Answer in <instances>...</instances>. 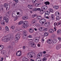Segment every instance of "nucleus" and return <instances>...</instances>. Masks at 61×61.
<instances>
[{
    "label": "nucleus",
    "instance_id": "f257e3e1",
    "mask_svg": "<svg viewBox=\"0 0 61 61\" xmlns=\"http://www.w3.org/2000/svg\"><path fill=\"white\" fill-rule=\"evenodd\" d=\"M2 39L6 42H8L10 40H13L14 39V36L8 34L7 35V37L5 36L4 37H3Z\"/></svg>",
    "mask_w": 61,
    "mask_h": 61
},
{
    "label": "nucleus",
    "instance_id": "f03ea898",
    "mask_svg": "<svg viewBox=\"0 0 61 61\" xmlns=\"http://www.w3.org/2000/svg\"><path fill=\"white\" fill-rule=\"evenodd\" d=\"M23 35L24 36H23V38L24 39H26L28 37L27 34L28 33L26 30L24 31L23 33Z\"/></svg>",
    "mask_w": 61,
    "mask_h": 61
},
{
    "label": "nucleus",
    "instance_id": "7ed1b4c3",
    "mask_svg": "<svg viewBox=\"0 0 61 61\" xmlns=\"http://www.w3.org/2000/svg\"><path fill=\"white\" fill-rule=\"evenodd\" d=\"M28 55H29V57L30 58L33 57V56L35 57L36 56V54L34 52H30V53H28Z\"/></svg>",
    "mask_w": 61,
    "mask_h": 61
},
{
    "label": "nucleus",
    "instance_id": "20e7f679",
    "mask_svg": "<svg viewBox=\"0 0 61 61\" xmlns=\"http://www.w3.org/2000/svg\"><path fill=\"white\" fill-rule=\"evenodd\" d=\"M21 16V15H16L15 14H12V17L13 18H15L14 20V21H15V20H16L18 18H19Z\"/></svg>",
    "mask_w": 61,
    "mask_h": 61
},
{
    "label": "nucleus",
    "instance_id": "39448f33",
    "mask_svg": "<svg viewBox=\"0 0 61 61\" xmlns=\"http://www.w3.org/2000/svg\"><path fill=\"white\" fill-rule=\"evenodd\" d=\"M26 25H23L22 26V27H23V28H26L28 26V22L27 21H26Z\"/></svg>",
    "mask_w": 61,
    "mask_h": 61
},
{
    "label": "nucleus",
    "instance_id": "423d86ee",
    "mask_svg": "<svg viewBox=\"0 0 61 61\" xmlns=\"http://www.w3.org/2000/svg\"><path fill=\"white\" fill-rule=\"evenodd\" d=\"M44 24V25L46 26V27H47L50 25V23L49 22H47Z\"/></svg>",
    "mask_w": 61,
    "mask_h": 61
},
{
    "label": "nucleus",
    "instance_id": "0eeeda50",
    "mask_svg": "<svg viewBox=\"0 0 61 61\" xmlns=\"http://www.w3.org/2000/svg\"><path fill=\"white\" fill-rule=\"evenodd\" d=\"M30 45H31V46L32 47H33L34 48H35V47H36V45H35V43L34 42H31Z\"/></svg>",
    "mask_w": 61,
    "mask_h": 61
},
{
    "label": "nucleus",
    "instance_id": "6e6552de",
    "mask_svg": "<svg viewBox=\"0 0 61 61\" xmlns=\"http://www.w3.org/2000/svg\"><path fill=\"white\" fill-rule=\"evenodd\" d=\"M21 55V52L18 51L16 53V56H20Z\"/></svg>",
    "mask_w": 61,
    "mask_h": 61
},
{
    "label": "nucleus",
    "instance_id": "1a4fd4ad",
    "mask_svg": "<svg viewBox=\"0 0 61 61\" xmlns=\"http://www.w3.org/2000/svg\"><path fill=\"white\" fill-rule=\"evenodd\" d=\"M21 24H23V25H26V21L24 22L23 21H21L18 23V24L19 25H21Z\"/></svg>",
    "mask_w": 61,
    "mask_h": 61
},
{
    "label": "nucleus",
    "instance_id": "9d476101",
    "mask_svg": "<svg viewBox=\"0 0 61 61\" xmlns=\"http://www.w3.org/2000/svg\"><path fill=\"white\" fill-rule=\"evenodd\" d=\"M49 14H47L46 13H45V14L44 15V17L45 18H47V19H49V18L48 16V15H49Z\"/></svg>",
    "mask_w": 61,
    "mask_h": 61
},
{
    "label": "nucleus",
    "instance_id": "9b49d317",
    "mask_svg": "<svg viewBox=\"0 0 61 61\" xmlns=\"http://www.w3.org/2000/svg\"><path fill=\"white\" fill-rule=\"evenodd\" d=\"M4 7L5 8H10V5H8V4H6V3H5L4 5Z\"/></svg>",
    "mask_w": 61,
    "mask_h": 61
},
{
    "label": "nucleus",
    "instance_id": "f8f14e48",
    "mask_svg": "<svg viewBox=\"0 0 61 61\" xmlns=\"http://www.w3.org/2000/svg\"><path fill=\"white\" fill-rule=\"evenodd\" d=\"M15 39L19 40L20 37V35L16 34L15 36Z\"/></svg>",
    "mask_w": 61,
    "mask_h": 61
},
{
    "label": "nucleus",
    "instance_id": "ddd939ff",
    "mask_svg": "<svg viewBox=\"0 0 61 61\" xmlns=\"http://www.w3.org/2000/svg\"><path fill=\"white\" fill-rule=\"evenodd\" d=\"M61 48V45L59 44L57 45L56 47V49L58 50L60 49V48Z\"/></svg>",
    "mask_w": 61,
    "mask_h": 61
},
{
    "label": "nucleus",
    "instance_id": "4468645a",
    "mask_svg": "<svg viewBox=\"0 0 61 61\" xmlns=\"http://www.w3.org/2000/svg\"><path fill=\"white\" fill-rule=\"evenodd\" d=\"M28 18V17L26 16H24L22 17V19L23 20H26V19H27Z\"/></svg>",
    "mask_w": 61,
    "mask_h": 61
},
{
    "label": "nucleus",
    "instance_id": "2eb2a0df",
    "mask_svg": "<svg viewBox=\"0 0 61 61\" xmlns=\"http://www.w3.org/2000/svg\"><path fill=\"white\" fill-rule=\"evenodd\" d=\"M1 53L2 55L3 54H6V51L5 50H3L1 51Z\"/></svg>",
    "mask_w": 61,
    "mask_h": 61
},
{
    "label": "nucleus",
    "instance_id": "dca6fc26",
    "mask_svg": "<svg viewBox=\"0 0 61 61\" xmlns=\"http://www.w3.org/2000/svg\"><path fill=\"white\" fill-rule=\"evenodd\" d=\"M36 22H37V20H36L34 19L32 20L31 23L32 24H35L36 23Z\"/></svg>",
    "mask_w": 61,
    "mask_h": 61
},
{
    "label": "nucleus",
    "instance_id": "f3484780",
    "mask_svg": "<svg viewBox=\"0 0 61 61\" xmlns=\"http://www.w3.org/2000/svg\"><path fill=\"white\" fill-rule=\"evenodd\" d=\"M39 38L38 37H37L36 38L35 40V42L36 43H38L39 42Z\"/></svg>",
    "mask_w": 61,
    "mask_h": 61
},
{
    "label": "nucleus",
    "instance_id": "a211bd4d",
    "mask_svg": "<svg viewBox=\"0 0 61 61\" xmlns=\"http://www.w3.org/2000/svg\"><path fill=\"white\" fill-rule=\"evenodd\" d=\"M54 30L52 29H50L49 30V32H50V33L51 34L53 33H54Z\"/></svg>",
    "mask_w": 61,
    "mask_h": 61
},
{
    "label": "nucleus",
    "instance_id": "6ab92c4d",
    "mask_svg": "<svg viewBox=\"0 0 61 61\" xmlns=\"http://www.w3.org/2000/svg\"><path fill=\"white\" fill-rule=\"evenodd\" d=\"M29 30L30 33H32L34 32V30L33 29H32L30 28V29H29Z\"/></svg>",
    "mask_w": 61,
    "mask_h": 61
},
{
    "label": "nucleus",
    "instance_id": "aec40b11",
    "mask_svg": "<svg viewBox=\"0 0 61 61\" xmlns=\"http://www.w3.org/2000/svg\"><path fill=\"white\" fill-rule=\"evenodd\" d=\"M5 21L3 20H2L1 21V24L2 25H5Z\"/></svg>",
    "mask_w": 61,
    "mask_h": 61
},
{
    "label": "nucleus",
    "instance_id": "412c9836",
    "mask_svg": "<svg viewBox=\"0 0 61 61\" xmlns=\"http://www.w3.org/2000/svg\"><path fill=\"white\" fill-rule=\"evenodd\" d=\"M47 42L48 44H51L52 42L50 39H48L47 41Z\"/></svg>",
    "mask_w": 61,
    "mask_h": 61
},
{
    "label": "nucleus",
    "instance_id": "4be33fe9",
    "mask_svg": "<svg viewBox=\"0 0 61 61\" xmlns=\"http://www.w3.org/2000/svg\"><path fill=\"white\" fill-rule=\"evenodd\" d=\"M4 46H3V45H0V51L2 50Z\"/></svg>",
    "mask_w": 61,
    "mask_h": 61
},
{
    "label": "nucleus",
    "instance_id": "5701e85b",
    "mask_svg": "<svg viewBox=\"0 0 61 61\" xmlns=\"http://www.w3.org/2000/svg\"><path fill=\"white\" fill-rule=\"evenodd\" d=\"M55 15L56 16H59L60 15L59 13L57 11L55 13Z\"/></svg>",
    "mask_w": 61,
    "mask_h": 61
},
{
    "label": "nucleus",
    "instance_id": "b1692460",
    "mask_svg": "<svg viewBox=\"0 0 61 61\" xmlns=\"http://www.w3.org/2000/svg\"><path fill=\"white\" fill-rule=\"evenodd\" d=\"M40 31H43L44 30V28L43 27H40L39 29Z\"/></svg>",
    "mask_w": 61,
    "mask_h": 61
},
{
    "label": "nucleus",
    "instance_id": "393cba45",
    "mask_svg": "<svg viewBox=\"0 0 61 61\" xmlns=\"http://www.w3.org/2000/svg\"><path fill=\"white\" fill-rule=\"evenodd\" d=\"M44 4H46L45 5H49L50 4V3L48 1H46V2L44 3Z\"/></svg>",
    "mask_w": 61,
    "mask_h": 61
},
{
    "label": "nucleus",
    "instance_id": "a878e982",
    "mask_svg": "<svg viewBox=\"0 0 61 61\" xmlns=\"http://www.w3.org/2000/svg\"><path fill=\"white\" fill-rule=\"evenodd\" d=\"M57 34H60L61 33V30H59L57 31Z\"/></svg>",
    "mask_w": 61,
    "mask_h": 61
},
{
    "label": "nucleus",
    "instance_id": "bb28decb",
    "mask_svg": "<svg viewBox=\"0 0 61 61\" xmlns=\"http://www.w3.org/2000/svg\"><path fill=\"white\" fill-rule=\"evenodd\" d=\"M39 22L41 24H44V22H43L42 19L40 20Z\"/></svg>",
    "mask_w": 61,
    "mask_h": 61
},
{
    "label": "nucleus",
    "instance_id": "cd10ccee",
    "mask_svg": "<svg viewBox=\"0 0 61 61\" xmlns=\"http://www.w3.org/2000/svg\"><path fill=\"white\" fill-rule=\"evenodd\" d=\"M37 19H42V17L41 16H38L37 17Z\"/></svg>",
    "mask_w": 61,
    "mask_h": 61
},
{
    "label": "nucleus",
    "instance_id": "c85d7f7f",
    "mask_svg": "<svg viewBox=\"0 0 61 61\" xmlns=\"http://www.w3.org/2000/svg\"><path fill=\"white\" fill-rule=\"evenodd\" d=\"M48 35V33L47 32H45L44 33V36H47Z\"/></svg>",
    "mask_w": 61,
    "mask_h": 61
},
{
    "label": "nucleus",
    "instance_id": "c756f323",
    "mask_svg": "<svg viewBox=\"0 0 61 61\" xmlns=\"http://www.w3.org/2000/svg\"><path fill=\"white\" fill-rule=\"evenodd\" d=\"M42 19L43 22H44V24H45L46 22V20L45 19Z\"/></svg>",
    "mask_w": 61,
    "mask_h": 61
},
{
    "label": "nucleus",
    "instance_id": "7c9ffc66",
    "mask_svg": "<svg viewBox=\"0 0 61 61\" xmlns=\"http://www.w3.org/2000/svg\"><path fill=\"white\" fill-rule=\"evenodd\" d=\"M5 28L6 30L7 31H9V28H8V27H7V26H6L5 27Z\"/></svg>",
    "mask_w": 61,
    "mask_h": 61
},
{
    "label": "nucleus",
    "instance_id": "2f4dec72",
    "mask_svg": "<svg viewBox=\"0 0 61 61\" xmlns=\"http://www.w3.org/2000/svg\"><path fill=\"white\" fill-rule=\"evenodd\" d=\"M40 13L41 14H42L44 13V11L43 10H40Z\"/></svg>",
    "mask_w": 61,
    "mask_h": 61
},
{
    "label": "nucleus",
    "instance_id": "473e14b6",
    "mask_svg": "<svg viewBox=\"0 0 61 61\" xmlns=\"http://www.w3.org/2000/svg\"><path fill=\"white\" fill-rule=\"evenodd\" d=\"M57 42V41L56 40H54L53 41V43L54 44H56Z\"/></svg>",
    "mask_w": 61,
    "mask_h": 61
},
{
    "label": "nucleus",
    "instance_id": "72a5a7b5",
    "mask_svg": "<svg viewBox=\"0 0 61 61\" xmlns=\"http://www.w3.org/2000/svg\"><path fill=\"white\" fill-rule=\"evenodd\" d=\"M47 60V58L45 57L43 58L42 60L43 61H46V60Z\"/></svg>",
    "mask_w": 61,
    "mask_h": 61
},
{
    "label": "nucleus",
    "instance_id": "f704fd0d",
    "mask_svg": "<svg viewBox=\"0 0 61 61\" xmlns=\"http://www.w3.org/2000/svg\"><path fill=\"white\" fill-rule=\"evenodd\" d=\"M57 16L56 17V19L57 20H58V21H59V20L60 19V18H59V17L58 16Z\"/></svg>",
    "mask_w": 61,
    "mask_h": 61
},
{
    "label": "nucleus",
    "instance_id": "c9c22d12",
    "mask_svg": "<svg viewBox=\"0 0 61 61\" xmlns=\"http://www.w3.org/2000/svg\"><path fill=\"white\" fill-rule=\"evenodd\" d=\"M9 21V19L8 18H6V19L5 20V22L6 23H8Z\"/></svg>",
    "mask_w": 61,
    "mask_h": 61
},
{
    "label": "nucleus",
    "instance_id": "e433bc0d",
    "mask_svg": "<svg viewBox=\"0 0 61 61\" xmlns=\"http://www.w3.org/2000/svg\"><path fill=\"white\" fill-rule=\"evenodd\" d=\"M11 13V11H10L7 13V14L9 15H10V14Z\"/></svg>",
    "mask_w": 61,
    "mask_h": 61
},
{
    "label": "nucleus",
    "instance_id": "4c0bfd02",
    "mask_svg": "<svg viewBox=\"0 0 61 61\" xmlns=\"http://www.w3.org/2000/svg\"><path fill=\"white\" fill-rule=\"evenodd\" d=\"M35 5L36 7H38L39 6V5H40L38 4V3H37Z\"/></svg>",
    "mask_w": 61,
    "mask_h": 61
},
{
    "label": "nucleus",
    "instance_id": "58836bf2",
    "mask_svg": "<svg viewBox=\"0 0 61 61\" xmlns=\"http://www.w3.org/2000/svg\"><path fill=\"white\" fill-rule=\"evenodd\" d=\"M32 6L31 5H29L28 6V8H32Z\"/></svg>",
    "mask_w": 61,
    "mask_h": 61
},
{
    "label": "nucleus",
    "instance_id": "ea45409f",
    "mask_svg": "<svg viewBox=\"0 0 61 61\" xmlns=\"http://www.w3.org/2000/svg\"><path fill=\"white\" fill-rule=\"evenodd\" d=\"M18 40V39H16H16H15V43H18V40Z\"/></svg>",
    "mask_w": 61,
    "mask_h": 61
},
{
    "label": "nucleus",
    "instance_id": "a19ab883",
    "mask_svg": "<svg viewBox=\"0 0 61 61\" xmlns=\"http://www.w3.org/2000/svg\"><path fill=\"white\" fill-rule=\"evenodd\" d=\"M11 44L12 45V46H13V45H15V43L14 42L12 41L11 42Z\"/></svg>",
    "mask_w": 61,
    "mask_h": 61
},
{
    "label": "nucleus",
    "instance_id": "79ce46f5",
    "mask_svg": "<svg viewBox=\"0 0 61 61\" xmlns=\"http://www.w3.org/2000/svg\"><path fill=\"white\" fill-rule=\"evenodd\" d=\"M50 12L53 13V12H54V11L52 9H51L50 10Z\"/></svg>",
    "mask_w": 61,
    "mask_h": 61
},
{
    "label": "nucleus",
    "instance_id": "37998d69",
    "mask_svg": "<svg viewBox=\"0 0 61 61\" xmlns=\"http://www.w3.org/2000/svg\"><path fill=\"white\" fill-rule=\"evenodd\" d=\"M47 30V28H45V29H43V31H46Z\"/></svg>",
    "mask_w": 61,
    "mask_h": 61
},
{
    "label": "nucleus",
    "instance_id": "c03bdc74",
    "mask_svg": "<svg viewBox=\"0 0 61 61\" xmlns=\"http://www.w3.org/2000/svg\"><path fill=\"white\" fill-rule=\"evenodd\" d=\"M39 55L40 56V57H41L42 56V54L41 53H38Z\"/></svg>",
    "mask_w": 61,
    "mask_h": 61
},
{
    "label": "nucleus",
    "instance_id": "a18cd8bd",
    "mask_svg": "<svg viewBox=\"0 0 61 61\" xmlns=\"http://www.w3.org/2000/svg\"><path fill=\"white\" fill-rule=\"evenodd\" d=\"M28 60H29V59H27L26 58L25 60H23V61H28Z\"/></svg>",
    "mask_w": 61,
    "mask_h": 61
},
{
    "label": "nucleus",
    "instance_id": "49530a36",
    "mask_svg": "<svg viewBox=\"0 0 61 61\" xmlns=\"http://www.w3.org/2000/svg\"><path fill=\"white\" fill-rule=\"evenodd\" d=\"M11 48V46H9L7 47V48H9V49H10Z\"/></svg>",
    "mask_w": 61,
    "mask_h": 61
},
{
    "label": "nucleus",
    "instance_id": "de8ad7c7",
    "mask_svg": "<svg viewBox=\"0 0 61 61\" xmlns=\"http://www.w3.org/2000/svg\"><path fill=\"white\" fill-rule=\"evenodd\" d=\"M42 7H43V8H46H46H47L48 7L47 6L44 5Z\"/></svg>",
    "mask_w": 61,
    "mask_h": 61
},
{
    "label": "nucleus",
    "instance_id": "09e8293b",
    "mask_svg": "<svg viewBox=\"0 0 61 61\" xmlns=\"http://www.w3.org/2000/svg\"><path fill=\"white\" fill-rule=\"evenodd\" d=\"M58 7H59L57 6H55L54 7V8H58Z\"/></svg>",
    "mask_w": 61,
    "mask_h": 61
},
{
    "label": "nucleus",
    "instance_id": "8fccbe9b",
    "mask_svg": "<svg viewBox=\"0 0 61 61\" xmlns=\"http://www.w3.org/2000/svg\"><path fill=\"white\" fill-rule=\"evenodd\" d=\"M51 17L52 18H54V15H53V14H52Z\"/></svg>",
    "mask_w": 61,
    "mask_h": 61
},
{
    "label": "nucleus",
    "instance_id": "3c124183",
    "mask_svg": "<svg viewBox=\"0 0 61 61\" xmlns=\"http://www.w3.org/2000/svg\"><path fill=\"white\" fill-rule=\"evenodd\" d=\"M37 10H38V11H40L41 10L40 8H38L37 9Z\"/></svg>",
    "mask_w": 61,
    "mask_h": 61
},
{
    "label": "nucleus",
    "instance_id": "603ef678",
    "mask_svg": "<svg viewBox=\"0 0 61 61\" xmlns=\"http://www.w3.org/2000/svg\"><path fill=\"white\" fill-rule=\"evenodd\" d=\"M14 1H15L16 3H18V0H14Z\"/></svg>",
    "mask_w": 61,
    "mask_h": 61
},
{
    "label": "nucleus",
    "instance_id": "864d4df0",
    "mask_svg": "<svg viewBox=\"0 0 61 61\" xmlns=\"http://www.w3.org/2000/svg\"><path fill=\"white\" fill-rule=\"evenodd\" d=\"M11 28H12V29H14L15 28V26H12L11 27Z\"/></svg>",
    "mask_w": 61,
    "mask_h": 61
},
{
    "label": "nucleus",
    "instance_id": "5fc2aeb1",
    "mask_svg": "<svg viewBox=\"0 0 61 61\" xmlns=\"http://www.w3.org/2000/svg\"><path fill=\"white\" fill-rule=\"evenodd\" d=\"M54 25L55 26H57V24H56V23H54Z\"/></svg>",
    "mask_w": 61,
    "mask_h": 61
},
{
    "label": "nucleus",
    "instance_id": "6e6d98bb",
    "mask_svg": "<svg viewBox=\"0 0 61 61\" xmlns=\"http://www.w3.org/2000/svg\"><path fill=\"white\" fill-rule=\"evenodd\" d=\"M37 56L38 58H39L40 57L38 53L37 55Z\"/></svg>",
    "mask_w": 61,
    "mask_h": 61
},
{
    "label": "nucleus",
    "instance_id": "4d7b16f0",
    "mask_svg": "<svg viewBox=\"0 0 61 61\" xmlns=\"http://www.w3.org/2000/svg\"><path fill=\"white\" fill-rule=\"evenodd\" d=\"M32 1H33V3H34L35 2V1H36V0H32Z\"/></svg>",
    "mask_w": 61,
    "mask_h": 61
},
{
    "label": "nucleus",
    "instance_id": "13d9d810",
    "mask_svg": "<svg viewBox=\"0 0 61 61\" xmlns=\"http://www.w3.org/2000/svg\"><path fill=\"white\" fill-rule=\"evenodd\" d=\"M46 14H50V12H48V11H47L45 13V14H46Z\"/></svg>",
    "mask_w": 61,
    "mask_h": 61
},
{
    "label": "nucleus",
    "instance_id": "bf43d9fd",
    "mask_svg": "<svg viewBox=\"0 0 61 61\" xmlns=\"http://www.w3.org/2000/svg\"><path fill=\"white\" fill-rule=\"evenodd\" d=\"M28 37L31 38V37H32V36L31 35H30L28 36Z\"/></svg>",
    "mask_w": 61,
    "mask_h": 61
},
{
    "label": "nucleus",
    "instance_id": "052dcab7",
    "mask_svg": "<svg viewBox=\"0 0 61 61\" xmlns=\"http://www.w3.org/2000/svg\"><path fill=\"white\" fill-rule=\"evenodd\" d=\"M58 39H59V40H61V37H58Z\"/></svg>",
    "mask_w": 61,
    "mask_h": 61
},
{
    "label": "nucleus",
    "instance_id": "680f3d73",
    "mask_svg": "<svg viewBox=\"0 0 61 61\" xmlns=\"http://www.w3.org/2000/svg\"><path fill=\"white\" fill-rule=\"evenodd\" d=\"M15 11H13V12L12 15H13V14H15Z\"/></svg>",
    "mask_w": 61,
    "mask_h": 61
},
{
    "label": "nucleus",
    "instance_id": "e2e57ef3",
    "mask_svg": "<svg viewBox=\"0 0 61 61\" xmlns=\"http://www.w3.org/2000/svg\"><path fill=\"white\" fill-rule=\"evenodd\" d=\"M56 26H55V27L54 28V29L55 30H54L55 31H56Z\"/></svg>",
    "mask_w": 61,
    "mask_h": 61
},
{
    "label": "nucleus",
    "instance_id": "0e129e2a",
    "mask_svg": "<svg viewBox=\"0 0 61 61\" xmlns=\"http://www.w3.org/2000/svg\"><path fill=\"white\" fill-rule=\"evenodd\" d=\"M6 17H5L3 19L5 20H6Z\"/></svg>",
    "mask_w": 61,
    "mask_h": 61
},
{
    "label": "nucleus",
    "instance_id": "69168bd1",
    "mask_svg": "<svg viewBox=\"0 0 61 61\" xmlns=\"http://www.w3.org/2000/svg\"><path fill=\"white\" fill-rule=\"evenodd\" d=\"M32 17V18H34V17H35L34 16V14L32 15L31 16Z\"/></svg>",
    "mask_w": 61,
    "mask_h": 61
},
{
    "label": "nucleus",
    "instance_id": "338daca9",
    "mask_svg": "<svg viewBox=\"0 0 61 61\" xmlns=\"http://www.w3.org/2000/svg\"><path fill=\"white\" fill-rule=\"evenodd\" d=\"M34 17H36V16H37V15L35 14H34Z\"/></svg>",
    "mask_w": 61,
    "mask_h": 61
},
{
    "label": "nucleus",
    "instance_id": "774afa93",
    "mask_svg": "<svg viewBox=\"0 0 61 61\" xmlns=\"http://www.w3.org/2000/svg\"><path fill=\"white\" fill-rule=\"evenodd\" d=\"M52 36H53V37H54L55 36V34H53L52 35Z\"/></svg>",
    "mask_w": 61,
    "mask_h": 61
}]
</instances>
